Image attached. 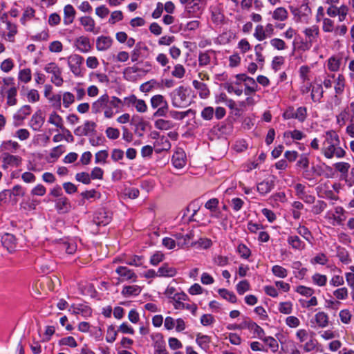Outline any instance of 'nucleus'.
Returning <instances> with one entry per match:
<instances>
[{"instance_id": "obj_7", "label": "nucleus", "mask_w": 354, "mask_h": 354, "mask_svg": "<svg viewBox=\"0 0 354 354\" xmlns=\"http://www.w3.org/2000/svg\"><path fill=\"white\" fill-rule=\"evenodd\" d=\"M322 30L324 32H334L336 35L344 36L347 32L345 24L335 26V21L329 17L322 19Z\"/></svg>"}, {"instance_id": "obj_63", "label": "nucleus", "mask_w": 354, "mask_h": 354, "mask_svg": "<svg viewBox=\"0 0 354 354\" xmlns=\"http://www.w3.org/2000/svg\"><path fill=\"white\" fill-rule=\"evenodd\" d=\"M185 67L182 64H177L174 66L171 75L176 78L181 79L185 76Z\"/></svg>"}, {"instance_id": "obj_19", "label": "nucleus", "mask_w": 354, "mask_h": 354, "mask_svg": "<svg viewBox=\"0 0 354 354\" xmlns=\"http://www.w3.org/2000/svg\"><path fill=\"white\" fill-rule=\"evenodd\" d=\"M113 39L109 36L101 35L96 39V49L98 51H106L112 46Z\"/></svg>"}, {"instance_id": "obj_55", "label": "nucleus", "mask_w": 354, "mask_h": 354, "mask_svg": "<svg viewBox=\"0 0 354 354\" xmlns=\"http://www.w3.org/2000/svg\"><path fill=\"white\" fill-rule=\"evenodd\" d=\"M335 169L339 171L344 178L350 171L351 165L348 162H338L334 164Z\"/></svg>"}, {"instance_id": "obj_46", "label": "nucleus", "mask_w": 354, "mask_h": 354, "mask_svg": "<svg viewBox=\"0 0 354 354\" xmlns=\"http://www.w3.org/2000/svg\"><path fill=\"white\" fill-rule=\"evenodd\" d=\"M244 86V94L245 95H250L258 90V85L254 79L252 77L250 79H247Z\"/></svg>"}, {"instance_id": "obj_15", "label": "nucleus", "mask_w": 354, "mask_h": 354, "mask_svg": "<svg viewBox=\"0 0 354 354\" xmlns=\"http://www.w3.org/2000/svg\"><path fill=\"white\" fill-rule=\"evenodd\" d=\"M142 68L138 66H129L124 70L123 75L125 80L130 82L137 81L142 75Z\"/></svg>"}, {"instance_id": "obj_14", "label": "nucleus", "mask_w": 354, "mask_h": 354, "mask_svg": "<svg viewBox=\"0 0 354 354\" xmlns=\"http://www.w3.org/2000/svg\"><path fill=\"white\" fill-rule=\"evenodd\" d=\"M111 221V216L109 212L104 209H100L95 212L93 217V222L97 225L105 226Z\"/></svg>"}, {"instance_id": "obj_41", "label": "nucleus", "mask_w": 354, "mask_h": 354, "mask_svg": "<svg viewBox=\"0 0 354 354\" xmlns=\"http://www.w3.org/2000/svg\"><path fill=\"white\" fill-rule=\"evenodd\" d=\"M141 290L140 287L137 285L125 286L123 287L121 294L124 297L138 296Z\"/></svg>"}, {"instance_id": "obj_53", "label": "nucleus", "mask_w": 354, "mask_h": 354, "mask_svg": "<svg viewBox=\"0 0 354 354\" xmlns=\"http://www.w3.org/2000/svg\"><path fill=\"white\" fill-rule=\"evenodd\" d=\"M49 103L50 104L51 107L54 109L60 111L62 109V100H61V94L60 92L57 94H53V95L49 97L48 99Z\"/></svg>"}, {"instance_id": "obj_29", "label": "nucleus", "mask_w": 354, "mask_h": 354, "mask_svg": "<svg viewBox=\"0 0 354 354\" xmlns=\"http://www.w3.org/2000/svg\"><path fill=\"white\" fill-rule=\"evenodd\" d=\"M196 342L201 349L207 352L210 348L211 337L207 335L198 333L196 335Z\"/></svg>"}, {"instance_id": "obj_54", "label": "nucleus", "mask_w": 354, "mask_h": 354, "mask_svg": "<svg viewBox=\"0 0 354 354\" xmlns=\"http://www.w3.org/2000/svg\"><path fill=\"white\" fill-rule=\"evenodd\" d=\"M176 274L175 267H159L158 270V277H171Z\"/></svg>"}, {"instance_id": "obj_8", "label": "nucleus", "mask_w": 354, "mask_h": 354, "mask_svg": "<svg viewBox=\"0 0 354 354\" xmlns=\"http://www.w3.org/2000/svg\"><path fill=\"white\" fill-rule=\"evenodd\" d=\"M115 272L118 274V277H114L116 280L115 283L120 284L123 282H135L137 280V275L133 270L128 267H117Z\"/></svg>"}, {"instance_id": "obj_34", "label": "nucleus", "mask_w": 354, "mask_h": 354, "mask_svg": "<svg viewBox=\"0 0 354 354\" xmlns=\"http://www.w3.org/2000/svg\"><path fill=\"white\" fill-rule=\"evenodd\" d=\"M17 88L15 80L13 77L7 76L0 78V93H3V90L8 91V89Z\"/></svg>"}, {"instance_id": "obj_64", "label": "nucleus", "mask_w": 354, "mask_h": 354, "mask_svg": "<svg viewBox=\"0 0 354 354\" xmlns=\"http://www.w3.org/2000/svg\"><path fill=\"white\" fill-rule=\"evenodd\" d=\"M109 153L106 150H101L95 155V162L96 164H106Z\"/></svg>"}, {"instance_id": "obj_26", "label": "nucleus", "mask_w": 354, "mask_h": 354, "mask_svg": "<svg viewBox=\"0 0 354 354\" xmlns=\"http://www.w3.org/2000/svg\"><path fill=\"white\" fill-rule=\"evenodd\" d=\"M20 148L19 144L12 140H7L1 142L0 145L1 151L15 153Z\"/></svg>"}, {"instance_id": "obj_59", "label": "nucleus", "mask_w": 354, "mask_h": 354, "mask_svg": "<svg viewBox=\"0 0 354 354\" xmlns=\"http://www.w3.org/2000/svg\"><path fill=\"white\" fill-rule=\"evenodd\" d=\"M325 218L331 221L330 223L333 225H341L344 221V217H342V216H337L334 212L330 211L326 212Z\"/></svg>"}, {"instance_id": "obj_13", "label": "nucleus", "mask_w": 354, "mask_h": 354, "mask_svg": "<svg viewBox=\"0 0 354 354\" xmlns=\"http://www.w3.org/2000/svg\"><path fill=\"white\" fill-rule=\"evenodd\" d=\"M74 46L82 53H87L91 50L90 39L86 36H80L75 39Z\"/></svg>"}, {"instance_id": "obj_36", "label": "nucleus", "mask_w": 354, "mask_h": 354, "mask_svg": "<svg viewBox=\"0 0 354 354\" xmlns=\"http://www.w3.org/2000/svg\"><path fill=\"white\" fill-rule=\"evenodd\" d=\"M274 184L272 180H263L259 183H258L257 186V191L261 195H266L268 193L270 192L271 190L274 188Z\"/></svg>"}, {"instance_id": "obj_30", "label": "nucleus", "mask_w": 354, "mask_h": 354, "mask_svg": "<svg viewBox=\"0 0 354 354\" xmlns=\"http://www.w3.org/2000/svg\"><path fill=\"white\" fill-rule=\"evenodd\" d=\"M192 84L193 86L198 91L201 98L206 99L209 97L210 91L205 84L198 80H194Z\"/></svg>"}, {"instance_id": "obj_18", "label": "nucleus", "mask_w": 354, "mask_h": 354, "mask_svg": "<svg viewBox=\"0 0 354 354\" xmlns=\"http://www.w3.org/2000/svg\"><path fill=\"white\" fill-rule=\"evenodd\" d=\"M31 112L32 108L29 105H24L20 107L13 115L15 125H19L20 123L31 113Z\"/></svg>"}, {"instance_id": "obj_28", "label": "nucleus", "mask_w": 354, "mask_h": 354, "mask_svg": "<svg viewBox=\"0 0 354 354\" xmlns=\"http://www.w3.org/2000/svg\"><path fill=\"white\" fill-rule=\"evenodd\" d=\"M304 33L305 36L308 39V41L313 44L317 41V39L319 35V28L318 26L313 25L306 28L304 30Z\"/></svg>"}, {"instance_id": "obj_48", "label": "nucleus", "mask_w": 354, "mask_h": 354, "mask_svg": "<svg viewBox=\"0 0 354 354\" xmlns=\"http://www.w3.org/2000/svg\"><path fill=\"white\" fill-rule=\"evenodd\" d=\"M300 79L304 82H310L311 78V68L308 65H303L299 69Z\"/></svg>"}, {"instance_id": "obj_11", "label": "nucleus", "mask_w": 354, "mask_h": 354, "mask_svg": "<svg viewBox=\"0 0 354 354\" xmlns=\"http://www.w3.org/2000/svg\"><path fill=\"white\" fill-rule=\"evenodd\" d=\"M151 338L153 342L154 354H169L161 333H153L151 335Z\"/></svg>"}, {"instance_id": "obj_3", "label": "nucleus", "mask_w": 354, "mask_h": 354, "mask_svg": "<svg viewBox=\"0 0 354 354\" xmlns=\"http://www.w3.org/2000/svg\"><path fill=\"white\" fill-rule=\"evenodd\" d=\"M171 104L176 108H185L190 104L189 90L187 87L180 86L169 94Z\"/></svg>"}, {"instance_id": "obj_40", "label": "nucleus", "mask_w": 354, "mask_h": 354, "mask_svg": "<svg viewBox=\"0 0 354 354\" xmlns=\"http://www.w3.org/2000/svg\"><path fill=\"white\" fill-rule=\"evenodd\" d=\"M48 122L60 129H64V120L56 111L50 113Z\"/></svg>"}, {"instance_id": "obj_6", "label": "nucleus", "mask_w": 354, "mask_h": 354, "mask_svg": "<svg viewBox=\"0 0 354 354\" xmlns=\"http://www.w3.org/2000/svg\"><path fill=\"white\" fill-rule=\"evenodd\" d=\"M44 71L51 75L50 82L56 86L60 87L64 84V80L62 77V69L55 62H50L45 65Z\"/></svg>"}, {"instance_id": "obj_9", "label": "nucleus", "mask_w": 354, "mask_h": 354, "mask_svg": "<svg viewBox=\"0 0 354 354\" xmlns=\"http://www.w3.org/2000/svg\"><path fill=\"white\" fill-rule=\"evenodd\" d=\"M83 62V57L77 54H73L67 57L68 66L75 77H82V65Z\"/></svg>"}, {"instance_id": "obj_37", "label": "nucleus", "mask_w": 354, "mask_h": 354, "mask_svg": "<svg viewBox=\"0 0 354 354\" xmlns=\"http://www.w3.org/2000/svg\"><path fill=\"white\" fill-rule=\"evenodd\" d=\"M62 104L65 109H68L75 101V96L69 91L60 92Z\"/></svg>"}, {"instance_id": "obj_35", "label": "nucleus", "mask_w": 354, "mask_h": 354, "mask_svg": "<svg viewBox=\"0 0 354 354\" xmlns=\"http://www.w3.org/2000/svg\"><path fill=\"white\" fill-rule=\"evenodd\" d=\"M80 23L84 27L85 31L93 32L95 26L94 19L89 16H84L80 18Z\"/></svg>"}, {"instance_id": "obj_39", "label": "nucleus", "mask_w": 354, "mask_h": 354, "mask_svg": "<svg viewBox=\"0 0 354 354\" xmlns=\"http://www.w3.org/2000/svg\"><path fill=\"white\" fill-rule=\"evenodd\" d=\"M270 350L272 353H277L279 350V344L276 339L272 336H263V339H261Z\"/></svg>"}, {"instance_id": "obj_21", "label": "nucleus", "mask_w": 354, "mask_h": 354, "mask_svg": "<svg viewBox=\"0 0 354 354\" xmlns=\"http://www.w3.org/2000/svg\"><path fill=\"white\" fill-rule=\"evenodd\" d=\"M63 23L65 26L71 24L75 18L76 10L71 4H67L64 7Z\"/></svg>"}, {"instance_id": "obj_25", "label": "nucleus", "mask_w": 354, "mask_h": 354, "mask_svg": "<svg viewBox=\"0 0 354 354\" xmlns=\"http://www.w3.org/2000/svg\"><path fill=\"white\" fill-rule=\"evenodd\" d=\"M334 89L335 92V97L342 95L345 88L346 80L342 74H338L337 76L335 75L334 78Z\"/></svg>"}, {"instance_id": "obj_24", "label": "nucleus", "mask_w": 354, "mask_h": 354, "mask_svg": "<svg viewBox=\"0 0 354 354\" xmlns=\"http://www.w3.org/2000/svg\"><path fill=\"white\" fill-rule=\"evenodd\" d=\"M95 126V122L92 121H86L82 126L77 127L75 129L74 133L78 136H86L88 133L94 131Z\"/></svg>"}, {"instance_id": "obj_31", "label": "nucleus", "mask_w": 354, "mask_h": 354, "mask_svg": "<svg viewBox=\"0 0 354 354\" xmlns=\"http://www.w3.org/2000/svg\"><path fill=\"white\" fill-rule=\"evenodd\" d=\"M272 18L277 21H284L288 18V12L284 7H277L272 12Z\"/></svg>"}, {"instance_id": "obj_32", "label": "nucleus", "mask_w": 354, "mask_h": 354, "mask_svg": "<svg viewBox=\"0 0 354 354\" xmlns=\"http://www.w3.org/2000/svg\"><path fill=\"white\" fill-rule=\"evenodd\" d=\"M114 263H125L129 266H141L144 263L142 257L135 256L132 259H127L126 257H121L113 261Z\"/></svg>"}, {"instance_id": "obj_17", "label": "nucleus", "mask_w": 354, "mask_h": 354, "mask_svg": "<svg viewBox=\"0 0 354 354\" xmlns=\"http://www.w3.org/2000/svg\"><path fill=\"white\" fill-rule=\"evenodd\" d=\"M171 161L176 168L182 169L184 167L187 162L185 151L180 148L177 149L172 156Z\"/></svg>"}, {"instance_id": "obj_58", "label": "nucleus", "mask_w": 354, "mask_h": 354, "mask_svg": "<svg viewBox=\"0 0 354 354\" xmlns=\"http://www.w3.org/2000/svg\"><path fill=\"white\" fill-rule=\"evenodd\" d=\"M349 8L346 5L342 4L340 6H337V16L338 17V21L342 22L346 20Z\"/></svg>"}, {"instance_id": "obj_20", "label": "nucleus", "mask_w": 354, "mask_h": 354, "mask_svg": "<svg viewBox=\"0 0 354 354\" xmlns=\"http://www.w3.org/2000/svg\"><path fill=\"white\" fill-rule=\"evenodd\" d=\"M315 333L311 332L310 334L309 339L304 342V344L300 345V348L304 350L306 353H310L314 350L319 351V342L315 337Z\"/></svg>"}, {"instance_id": "obj_5", "label": "nucleus", "mask_w": 354, "mask_h": 354, "mask_svg": "<svg viewBox=\"0 0 354 354\" xmlns=\"http://www.w3.org/2000/svg\"><path fill=\"white\" fill-rule=\"evenodd\" d=\"M205 6V0H190L185 6V12L189 17L198 18L203 13Z\"/></svg>"}, {"instance_id": "obj_22", "label": "nucleus", "mask_w": 354, "mask_h": 354, "mask_svg": "<svg viewBox=\"0 0 354 354\" xmlns=\"http://www.w3.org/2000/svg\"><path fill=\"white\" fill-rule=\"evenodd\" d=\"M17 87L13 88L10 89H8V91L3 90V93H0L1 96L6 97V104L9 106H15L17 104Z\"/></svg>"}, {"instance_id": "obj_4", "label": "nucleus", "mask_w": 354, "mask_h": 354, "mask_svg": "<svg viewBox=\"0 0 354 354\" xmlns=\"http://www.w3.org/2000/svg\"><path fill=\"white\" fill-rule=\"evenodd\" d=\"M151 106L156 111L153 113V117H164L169 110V104L165 97L162 95H155L151 97Z\"/></svg>"}, {"instance_id": "obj_23", "label": "nucleus", "mask_w": 354, "mask_h": 354, "mask_svg": "<svg viewBox=\"0 0 354 354\" xmlns=\"http://www.w3.org/2000/svg\"><path fill=\"white\" fill-rule=\"evenodd\" d=\"M1 243L9 252L15 251L17 248L15 237L11 234H3L1 237Z\"/></svg>"}, {"instance_id": "obj_60", "label": "nucleus", "mask_w": 354, "mask_h": 354, "mask_svg": "<svg viewBox=\"0 0 354 354\" xmlns=\"http://www.w3.org/2000/svg\"><path fill=\"white\" fill-rule=\"evenodd\" d=\"M15 67L14 61L11 58L4 59L0 64V69L6 73H10Z\"/></svg>"}, {"instance_id": "obj_33", "label": "nucleus", "mask_w": 354, "mask_h": 354, "mask_svg": "<svg viewBox=\"0 0 354 354\" xmlns=\"http://www.w3.org/2000/svg\"><path fill=\"white\" fill-rule=\"evenodd\" d=\"M174 127L175 124L169 120L160 118L154 121V127L160 131H168L174 129Z\"/></svg>"}, {"instance_id": "obj_61", "label": "nucleus", "mask_w": 354, "mask_h": 354, "mask_svg": "<svg viewBox=\"0 0 354 354\" xmlns=\"http://www.w3.org/2000/svg\"><path fill=\"white\" fill-rule=\"evenodd\" d=\"M340 66V60L335 57H331L327 60V68L330 71L336 72Z\"/></svg>"}, {"instance_id": "obj_51", "label": "nucleus", "mask_w": 354, "mask_h": 354, "mask_svg": "<svg viewBox=\"0 0 354 354\" xmlns=\"http://www.w3.org/2000/svg\"><path fill=\"white\" fill-rule=\"evenodd\" d=\"M288 243L295 249L302 250L305 248V244L299 236L296 235L290 236L288 238Z\"/></svg>"}, {"instance_id": "obj_42", "label": "nucleus", "mask_w": 354, "mask_h": 354, "mask_svg": "<svg viewBox=\"0 0 354 354\" xmlns=\"http://www.w3.org/2000/svg\"><path fill=\"white\" fill-rule=\"evenodd\" d=\"M68 311L74 315L82 314L83 315H86L91 313V308L84 304H79L77 306L73 304L70 307Z\"/></svg>"}, {"instance_id": "obj_12", "label": "nucleus", "mask_w": 354, "mask_h": 354, "mask_svg": "<svg viewBox=\"0 0 354 354\" xmlns=\"http://www.w3.org/2000/svg\"><path fill=\"white\" fill-rule=\"evenodd\" d=\"M216 53L214 50H209L202 52L198 55V64L200 66H206L211 64H216Z\"/></svg>"}, {"instance_id": "obj_50", "label": "nucleus", "mask_w": 354, "mask_h": 354, "mask_svg": "<svg viewBox=\"0 0 354 354\" xmlns=\"http://www.w3.org/2000/svg\"><path fill=\"white\" fill-rule=\"evenodd\" d=\"M315 321L319 327L324 328L328 324V316L324 312H319L315 315Z\"/></svg>"}, {"instance_id": "obj_56", "label": "nucleus", "mask_w": 354, "mask_h": 354, "mask_svg": "<svg viewBox=\"0 0 354 354\" xmlns=\"http://www.w3.org/2000/svg\"><path fill=\"white\" fill-rule=\"evenodd\" d=\"M64 147L62 145H58L53 148L49 153V162H54L57 160L59 156L64 153Z\"/></svg>"}, {"instance_id": "obj_10", "label": "nucleus", "mask_w": 354, "mask_h": 354, "mask_svg": "<svg viewBox=\"0 0 354 354\" xmlns=\"http://www.w3.org/2000/svg\"><path fill=\"white\" fill-rule=\"evenodd\" d=\"M296 196L302 200L305 203L313 204L315 201V196L309 194L305 185L297 183L293 184Z\"/></svg>"}, {"instance_id": "obj_1", "label": "nucleus", "mask_w": 354, "mask_h": 354, "mask_svg": "<svg viewBox=\"0 0 354 354\" xmlns=\"http://www.w3.org/2000/svg\"><path fill=\"white\" fill-rule=\"evenodd\" d=\"M322 154L327 159H340L346 156L345 150L341 147L338 133L335 130H328L321 136Z\"/></svg>"}, {"instance_id": "obj_47", "label": "nucleus", "mask_w": 354, "mask_h": 354, "mask_svg": "<svg viewBox=\"0 0 354 354\" xmlns=\"http://www.w3.org/2000/svg\"><path fill=\"white\" fill-rule=\"evenodd\" d=\"M19 82L27 84L32 80V71L30 68H26L19 70L17 76Z\"/></svg>"}, {"instance_id": "obj_57", "label": "nucleus", "mask_w": 354, "mask_h": 354, "mask_svg": "<svg viewBox=\"0 0 354 354\" xmlns=\"http://www.w3.org/2000/svg\"><path fill=\"white\" fill-rule=\"evenodd\" d=\"M249 330L253 333L254 337H257L259 339H263V336L266 335L264 330L254 322H253Z\"/></svg>"}, {"instance_id": "obj_27", "label": "nucleus", "mask_w": 354, "mask_h": 354, "mask_svg": "<svg viewBox=\"0 0 354 354\" xmlns=\"http://www.w3.org/2000/svg\"><path fill=\"white\" fill-rule=\"evenodd\" d=\"M44 122V118L39 111L35 113L29 122V125L34 131H39Z\"/></svg>"}, {"instance_id": "obj_16", "label": "nucleus", "mask_w": 354, "mask_h": 354, "mask_svg": "<svg viewBox=\"0 0 354 354\" xmlns=\"http://www.w3.org/2000/svg\"><path fill=\"white\" fill-rule=\"evenodd\" d=\"M2 162L4 169H7L9 166L17 167L21 163V158L10 153H4L2 156Z\"/></svg>"}, {"instance_id": "obj_2", "label": "nucleus", "mask_w": 354, "mask_h": 354, "mask_svg": "<svg viewBox=\"0 0 354 354\" xmlns=\"http://www.w3.org/2000/svg\"><path fill=\"white\" fill-rule=\"evenodd\" d=\"M122 104V100L116 96L109 97L108 94L102 95L91 105L92 113L97 114L103 112L105 118H112L118 111L114 109H118Z\"/></svg>"}, {"instance_id": "obj_52", "label": "nucleus", "mask_w": 354, "mask_h": 354, "mask_svg": "<svg viewBox=\"0 0 354 354\" xmlns=\"http://www.w3.org/2000/svg\"><path fill=\"white\" fill-rule=\"evenodd\" d=\"M218 292L222 298L226 299L230 303L234 304L237 301L236 296L232 291H230L225 288H221L218 290Z\"/></svg>"}, {"instance_id": "obj_49", "label": "nucleus", "mask_w": 354, "mask_h": 354, "mask_svg": "<svg viewBox=\"0 0 354 354\" xmlns=\"http://www.w3.org/2000/svg\"><path fill=\"white\" fill-rule=\"evenodd\" d=\"M306 137V134L302 131L295 129L293 131H286L283 133L284 138H291L293 140H301Z\"/></svg>"}, {"instance_id": "obj_62", "label": "nucleus", "mask_w": 354, "mask_h": 354, "mask_svg": "<svg viewBox=\"0 0 354 354\" xmlns=\"http://www.w3.org/2000/svg\"><path fill=\"white\" fill-rule=\"evenodd\" d=\"M270 44L272 48L278 50H283L287 48L286 42L279 38L271 39Z\"/></svg>"}, {"instance_id": "obj_43", "label": "nucleus", "mask_w": 354, "mask_h": 354, "mask_svg": "<svg viewBox=\"0 0 354 354\" xmlns=\"http://www.w3.org/2000/svg\"><path fill=\"white\" fill-rule=\"evenodd\" d=\"M55 207L59 213H66L70 210L71 204L66 197H62L57 200Z\"/></svg>"}, {"instance_id": "obj_44", "label": "nucleus", "mask_w": 354, "mask_h": 354, "mask_svg": "<svg viewBox=\"0 0 354 354\" xmlns=\"http://www.w3.org/2000/svg\"><path fill=\"white\" fill-rule=\"evenodd\" d=\"M348 120L351 122V115L348 109H344L336 116L337 124L341 127Z\"/></svg>"}, {"instance_id": "obj_45", "label": "nucleus", "mask_w": 354, "mask_h": 354, "mask_svg": "<svg viewBox=\"0 0 354 354\" xmlns=\"http://www.w3.org/2000/svg\"><path fill=\"white\" fill-rule=\"evenodd\" d=\"M253 37L259 41H262L270 38L262 24H258L255 26Z\"/></svg>"}, {"instance_id": "obj_38", "label": "nucleus", "mask_w": 354, "mask_h": 354, "mask_svg": "<svg viewBox=\"0 0 354 354\" xmlns=\"http://www.w3.org/2000/svg\"><path fill=\"white\" fill-rule=\"evenodd\" d=\"M323 94L324 90L322 84H317L312 86L310 97L314 102H319Z\"/></svg>"}]
</instances>
